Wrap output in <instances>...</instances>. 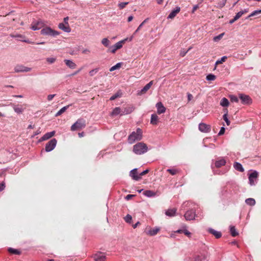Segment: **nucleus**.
Here are the masks:
<instances>
[{
    "mask_svg": "<svg viewBox=\"0 0 261 261\" xmlns=\"http://www.w3.org/2000/svg\"><path fill=\"white\" fill-rule=\"evenodd\" d=\"M191 205H192L191 202H185L181 205V209L186 210L184 217L187 221L193 220L196 217L195 207H192Z\"/></svg>",
    "mask_w": 261,
    "mask_h": 261,
    "instance_id": "f257e3e1",
    "label": "nucleus"
},
{
    "mask_svg": "<svg viewBox=\"0 0 261 261\" xmlns=\"http://www.w3.org/2000/svg\"><path fill=\"white\" fill-rule=\"evenodd\" d=\"M142 130L138 128L136 132H133L128 137L127 141L129 144H133L137 141H140L142 139Z\"/></svg>",
    "mask_w": 261,
    "mask_h": 261,
    "instance_id": "f03ea898",
    "label": "nucleus"
},
{
    "mask_svg": "<svg viewBox=\"0 0 261 261\" xmlns=\"http://www.w3.org/2000/svg\"><path fill=\"white\" fill-rule=\"evenodd\" d=\"M148 149L147 145L143 142L137 143L133 146V152L138 155L146 153Z\"/></svg>",
    "mask_w": 261,
    "mask_h": 261,
    "instance_id": "7ed1b4c3",
    "label": "nucleus"
},
{
    "mask_svg": "<svg viewBox=\"0 0 261 261\" xmlns=\"http://www.w3.org/2000/svg\"><path fill=\"white\" fill-rule=\"evenodd\" d=\"M40 33L41 35L53 37H55L60 34L59 32L53 30L50 27H46L42 29Z\"/></svg>",
    "mask_w": 261,
    "mask_h": 261,
    "instance_id": "20e7f679",
    "label": "nucleus"
},
{
    "mask_svg": "<svg viewBox=\"0 0 261 261\" xmlns=\"http://www.w3.org/2000/svg\"><path fill=\"white\" fill-rule=\"evenodd\" d=\"M86 127V121L83 118H80L72 125L71 130L75 131L79 129H82Z\"/></svg>",
    "mask_w": 261,
    "mask_h": 261,
    "instance_id": "39448f33",
    "label": "nucleus"
},
{
    "mask_svg": "<svg viewBox=\"0 0 261 261\" xmlns=\"http://www.w3.org/2000/svg\"><path fill=\"white\" fill-rule=\"evenodd\" d=\"M45 25V23L41 19L34 20L32 23L31 28L34 31L39 30L43 28Z\"/></svg>",
    "mask_w": 261,
    "mask_h": 261,
    "instance_id": "423d86ee",
    "label": "nucleus"
},
{
    "mask_svg": "<svg viewBox=\"0 0 261 261\" xmlns=\"http://www.w3.org/2000/svg\"><path fill=\"white\" fill-rule=\"evenodd\" d=\"M57 143V140L53 138L48 141L45 145V150L46 152H50L54 149Z\"/></svg>",
    "mask_w": 261,
    "mask_h": 261,
    "instance_id": "0eeeda50",
    "label": "nucleus"
},
{
    "mask_svg": "<svg viewBox=\"0 0 261 261\" xmlns=\"http://www.w3.org/2000/svg\"><path fill=\"white\" fill-rule=\"evenodd\" d=\"M127 40V38L124 39L117 42L114 45L110 46L109 51L112 53H115L117 49H120L122 47V44L124 43Z\"/></svg>",
    "mask_w": 261,
    "mask_h": 261,
    "instance_id": "6e6552de",
    "label": "nucleus"
},
{
    "mask_svg": "<svg viewBox=\"0 0 261 261\" xmlns=\"http://www.w3.org/2000/svg\"><path fill=\"white\" fill-rule=\"evenodd\" d=\"M239 97L241 99L242 103L244 105H249L252 103V99L249 95L243 93H239Z\"/></svg>",
    "mask_w": 261,
    "mask_h": 261,
    "instance_id": "1a4fd4ad",
    "label": "nucleus"
},
{
    "mask_svg": "<svg viewBox=\"0 0 261 261\" xmlns=\"http://www.w3.org/2000/svg\"><path fill=\"white\" fill-rule=\"evenodd\" d=\"M258 173L256 171H253L249 175V183L251 186L255 185V181L258 177Z\"/></svg>",
    "mask_w": 261,
    "mask_h": 261,
    "instance_id": "9d476101",
    "label": "nucleus"
},
{
    "mask_svg": "<svg viewBox=\"0 0 261 261\" xmlns=\"http://www.w3.org/2000/svg\"><path fill=\"white\" fill-rule=\"evenodd\" d=\"M208 254L206 252L200 253L194 257L193 261H207Z\"/></svg>",
    "mask_w": 261,
    "mask_h": 261,
    "instance_id": "9b49d317",
    "label": "nucleus"
},
{
    "mask_svg": "<svg viewBox=\"0 0 261 261\" xmlns=\"http://www.w3.org/2000/svg\"><path fill=\"white\" fill-rule=\"evenodd\" d=\"M32 70L31 68L25 67L22 65H17L14 67L15 72H26L30 71Z\"/></svg>",
    "mask_w": 261,
    "mask_h": 261,
    "instance_id": "f8f14e48",
    "label": "nucleus"
},
{
    "mask_svg": "<svg viewBox=\"0 0 261 261\" xmlns=\"http://www.w3.org/2000/svg\"><path fill=\"white\" fill-rule=\"evenodd\" d=\"M199 129L201 132L208 133L211 130V126L205 123H200L199 124Z\"/></svg>",
    "mask_w": 261,
    "mask_h": 261,
    "instance_id": "ddd939ff",
    "label": "nucleus"
},
{
    "mask_svg": "<svg viewBox=\"0 0 261 261\" xmlns=\"http://www.w3.org/2000/svg\"><path fill=\"white\" fill-rule=\"evenodd\" d=\"M129 175L134 180L136 181H138L141 179L140 176H139V174H138L137 168L132 170L130 171Z\"/></svg>",
    "mask_w": 261,
    "mask_h": 261,
    "instance_id": "4468645a",
    "label": "nucleus"
},
{
    "mask_svg": "<svg viewBox=\"0 0 261 261\" xmlns=\"http://www.w3.org/2000/svg\"><path fill=\"white\" fill-rule=\"evenodd\" d=\"M56 132L55 131L53 130L50 132H48L45 134L40 139L39 142L44 141L45 140H47L50 138H51L53 136H54Z\"/></svg>",
    "mask_w": 261,
    "mask_h": 261,
    "instance_id": "2eb2a0df",
    "label": "nucleus"
},
{
    "mask_svg": "<svg viewBox=\"0 0 261 261\" xmlns=\"http://www.w3.org/2000/svg\"><path fill=\"white\" fill-rule=\"evenodd\" d=\"M180 8L176 7L175 9L172 10L167 17V19H173L180 12Z\"/></svg>",
    "mask_w": 261,
    "mask_h": 261,
    "instance_id": "dca6fc26",
    "label": "nucleus"
},
{
    "mask_svg": "<svg viewBox=\"0 0 261 261\" xmlns=\"http://www.w3.org/2000/svg\"><path fill=\"white\" fill-rule=\"evenodd\" d=\"M58 27L60 29L63 30L65 32L69 33L71 32V29L69 24H66L63 23H60L58 25Z\"/></svg>",
    "mask_w": 261,
    "mask_h": 261,
    "instance_id": "f3484780",
    "label": "nucleus"
},
{
    "mask_svg": "<svg viewBox=\"0 0 261 261\" xmlns=\"http://www.w3.org/2000/svg\"><path fill=\"white\" fill-rule=\"evenodd\" d=\"M153 84V81H151L147 84H146L140 91L138 92V94L139 95H141L144 93H145L147 91H148L151 87V86Z\"/></svg>",
    "mask_w": 261,
    "mask_h": 261,
    "instance_id": "a211bd4d",
    "label": "nucleus"
},
{
    "mask_svg": "<svg viewBox=\"0 0 261 261\" xmlns=\"http://www.w3.org/2000/svg\"><path fill=\"white\" fill-rule=\"evenodd\" d=\"M157 108V112L158 114H161L164 113L166 111L165 107L163 106L161 102H159L156 104Z\"/></svg>",
    "mask_w": 261,
    "mask_h": 261,
    "instance_id": "6ab92c4d",
    "label": "nucleus"
},
{
    "mask_svg": "<svg viewBox=\"0 0 261 261\" xmlns=\"http://www.w3.org/2000/svg\"><path fill=\"white\" fill-rule=\"evenodd\" d=\"M207 231L209 233L214 235L216 239H219L222 236V233L220 231H218L212 228H209Z\"/></svg>",
    "mask_w": 261,
    "mask_h": 261,
    "instance_id": "aec40b11",
    "label": "nucleus"
},
{
    "mask_svg": "<svg viewBox=\"0 0 261 261\" xmlns=\"http://www.w3.org/2000/svg\"><path fill=\"white\" fill-rule=\"evenodd\" d=\"M106 256L101 252L95 254L94 256V259L95 261H105Z\"/></svg>",
    "mask_w": 261,
    "mask_h": 261,
    "instance_id": "412c9836",
    "label": "nucleus"
},
{
    "mask_svg": "<svg viewBox=\"0 0 261 261\" xmlns=\"http://www.w3.org/2000/svg\"><path fill=\"white\" fill-rule=\"evenodd\" d=\"M226 164V161L223 158H220L217 160L215 163V166L216 168H220L224 166Z\"/></svg>",
    "mask_w": 261,
    "mask_h": 261,
    "instance_id": "4be33fe9",
    "label": "nucleus"
},
{
    "mask_svg": "<svg viewBox=\"0 0 261 261\" xmlns=\"http://www.w3.org/2000/svg\"><path fill=\"white\" fill-rule=\"evenodd\" d=\"M64 61L66 65L71 69H74L76 66V64L70 60L66 59Z\"/></svg>",
    "mask_w": 261,
    "mask_h": 261,
    "instance_id": "5701e85b",
    "label": "nucleus"
},
{
    "mask_svg": "<svg viewBox=\"0 0 261 261\" xmlns=\"http://www.w3.org/2000/svg\"><path fill=\"white\" fill-rule=\"evenodd\" d=\"M12 107L15 112L17 114H21L24 110V109L21 106L20 107L18 105L13 104Z\"/></svg>",
    "mask_w": 261,
    "mask_h": 261,
    "instance_id": "b1692460",
    "label": "nucleus"
},
{
    "mask_svg": "<svg viewBox=\"0 0 261 261\" xmlns=\"http://www.w3.org/2000/svg\"><path fill=\"white\" fill-rule=\"evenodd\" d=\"M160 230V228L159 227H155L148 230V231L147 232V234L151 236H153L155 235Z\"/></svg>",
    "mask_w": 261,
    "mask_h": 261,
    "instance_id": "393cba45",
    "label": "nucleus"
},
{
    "mask_svg": "<svg viewBox=\"0 0 261 261\" xmlns=\"http://www.w3.org/2000/svg\"><path fill=\"white\" fill-rule=\"evenodd\" d=\"M176 212V208L168 209L166 211L165 214L169 217H173L175 215Z\"/></svg>",
    "mask_w": 261,
    "mask_h": 261,
    "instance_id": "a878e982",
    "label": "nucleus"
},
{
    "mask_svg": "<svg viewBox=\"0 0 261 261\" xmlns=\"http://www.w3.org/2000/svg\"><path fill=\"white\" fill-rule=\"evenodd\" d=\"M233 167L234 168L240 172H243L244 171V169L242 166V165L238 163V162H235L233 164Z\"/></svg>",
    "mask_w": 261,
    "mask_h": 261,
    "instance_id": "bb28decb",
    "label": "nucleus"
},
{
    "mask_svg": "<svg viewBox=\"0 0 261 261\" xmlns=\"http://www.w3.org/2000/svg\"><path fill=\"white\" fill-rule=\"evenodd\" d=\"M158 120V117L156 114H152L151 116L150 123L153 125L156 124Z\"/></svg>",
    "mask_w": 261,
    "mask_h": 261,
    "instance_id": "cd10ccee",
    "label": "nucleus"
},
{
    "mask_svg": "<svg viewBox=\"0 0 261 261\" xmlns=\"http://www.w3.org/2000/svg\"><path fill=\"white\" fill-rule=\"evenodd\" d=\"M71 106V105L65 106L61 108L55 115L56 117H58L61 115L62 113L65 112V111Z\"/></svg>",
    "mask_w": 261,
    "mask_h": 261,
    "instance_id": "c85d7f7f",
    "label": "nucleus"
},
{
    "mask_svg": "<svg viewBox=\"0 0 261 261\" xmlns=\"http://www.w3.org/2000/svg\"><path fill=\"white\" fill-rule=\"evenodd\" d=\"M144 195L148 197H152L155 196L156 194L152 191L146 190L144 191Z\"/></svg>",
    "mask_w": 261,
    "mask_h": 261,
    "instance_id": "c756f323",
    "label": "nucleus"
},
{
    "mask_svg": "<svg viewBox=\"0 0 261 261\" xmlns=\"http://www.w3.org/2000/svg\"><path fill=\"white\" fill-rule=\"evenodd\" d=\"M229 102L228 100L225 97H223L221 100L220 105L222 107H228L229 105Z\"/></svg>",
    "mask_w": 261,
    "mask_h": 261,
    "instance_id": "7c9ffc66",
    "label": "nucleus"
},
{
    "mask_svg": "<svg viewBox=\"0 0 261 261\" xmlns=\"http://www.w3.org/2000/svg\"><path fill=\"white\" fill-rule=\"evenodd\" d=\"M245 202L247 204L253 206L255 204V200L254 199L252 198H249L246 199Z\"/></svg>",
    "mask_w": 261,
    "mask_h": 261,
    "instance_id": "2f4dec72",
    "label": "nucleus"
},
{
    "mask_svg": "<svg viewBox=\"0 0 261 261\" xmlns=\"http://www.w3.org/2000/svg\"><path fill=\"white\" fill-rule=\"evenodd\" d=\"M121 109L119 107H116L113 109L112 112L111 113L112 116H117L118 114H120Z\"/></svg>",
    "mask_w": 261,
    "mask_h": 261,
    "instance_id": "473e14b6",
    "label": "nucleus"
},
{
    "mask_svg": "<svg viewBox=\"0 0 261 261\" xmlns=\"http://www.w3.org/2000/svg\"><path fill=\"white\" fill-rule=\"evenodd\" d=\"M122 95V93L120 91H118L117 93H116L115 94L112 95L110 98V100H114L115 99L120 97Z\"/></svg>",
    "mask_w": 261,
    "mask_h": 261,
    "instance_id": "72a5a7b5",
    "label": "nucleus"
},
{
    "mask_svg": "<svg viewBox=\"0 0 261 261\" xmlns=\"http://www.w3.org/2000/svg\"><path fill=\"white\" fill-rule=\"evenodd\" d=\"M230 232L232 237H236L238 235V232L237 231L234 226L230 227Z\"/></svg>",
    "mask_w": 261,
    "mask_h": 261,
    "instance_id": "f704fd0d",
    "label": "nucleus"
},
{
    "mask_svg": "<svg viewBox=\"0 0 261 261\" xmlns=\"http://www.w3.org/2000/svg\"><path fill=\"white\" fill-rule=\"evenodd\" d=\"M121 65H122V63L121 62H119V63H117L115 65L111 67L110 69V71H113L116 69H119L121 66Z\"/></svg>",
    "mask_w": 261,
    "mask_h": 261,
    "instance_id": "c9c22d12",
    "label": "nucleus"
},
{
    "mask_svg": "<svg viewBox=\"0 0 261 261\" xmlns=\"http://www.w3.org/2000/svg\"><path fill=\"white\" fill-rule=\"evenodd\" d=\"M227 113H228L227 109H226V112H225V113L223 116V118L224 120L226 122V124L227 125H229L230 124V122L228 118Z\"/></svg>",
    "mask_w": 261,
    "mask_h": 261,
    "instance_id": "e433bc0d",
    "label": "nucleus"
},
{
    "mask_svg": "<svg viewBox=\"0 0 261 261\" xmlns=\"http://www.w3.org/2000/svg\"><path fill=\"white\" fill-rule=\"evenodd\" d=\"M8 251L12 254H20V251L18 250V249H14L12 248H8Z\"/></svg>",
    "mask_w": 261,
    "mask_h": 261,
    "instance_id": "4c0bfd02",
    "label": "nucleus"
},
{
    "mask_svg": "<svg viewBox=\"0 0 261 261\" xmlns=\"http://www.w3.org/2000/svg\"><path fill=\"white\" fill-rule=\"evenodd\" d=\"M101 43L106 47H109L110 44V40L107 38H103L101 40Z\"/></svg>",
    "mask_w": 261,
    "mask_h": 261,
    "instance_id": "58836bf2",
    "label": "nucleus"
},
{
    "mask_svg": "<svg viewBox=\"0 0 261 261\" xmlns=\"http://www.w3.org/2000/svg\"><path fill=\"white\" fill-rule=\"evenodd\" d=\"M216 79V76L213 74H208L206 77L207 81H214Z\"/></svg>",
    "mask_w": 261,
    "mask_h": 261,
    "instance_id": "ea45409f",
    "label": "nucleus"
},
{
    "mask_svg": "<svg viewBox=\"0 0 261 261\" xmlns=\"http://www.w3.org/2000/svg\"><path fill=\"white\" fill-rule=\"evenodd\" d=\"M224 33H223L219 34V35H218L217 36L214 37L213 38V40L215 42L219 41L222 38V37L224 36Z\"/></svg>",
    "mask_w": 261,
    "mask_h": 261,
    "instance_id": "a19ab883",
    "label": "nucleus"
},
{
    "mask_svg": "<svg viewBox=\"0 0 261 261\" xmlns=\"http://www.w3.org/2000/svg\"><path fill=\"white\" fill-rule=\"evenodd\" d=\"M227 59L226 56H223L220 60H217L216 63L215 65H217L219 64H222V63L224 62Z\"/></svg>",
    "mask_w": 261,
    "mask_h": 261,
    "instance_id": "79ce46f5",
    "label": "nucleus"
},
{
    "mask_svg": "<svg viewBox=\"0 0 261 261\" xmlns=\"http://www.w3.org/2000/svg\"><path fill=\"white\" fill-rule=\"evenodd\" d=\"M124 220L126 222L128 223H130L132 220V216L129 214L126 215V216L124 217Z\"/></svg>",
    "mask_w": 261,
    "mask_h": 261,
    "instance_id": "37998d69",
    "label": "nucleus"
},
{
    "mask_svg": "<svg viewBox=\"0 0 261 261\" xmlns=\"http://www.w3.org/2000/svg\"><path fill=\"white\" fill-rule=\"evenodd\" d=\"M230 101L233 102H238L239 98L237 96L235 95H230Z\"/></svg>",
    "mask_w": 261,
    "mask_h": 261,
    "instance_id": "c03bdc74",
    "label": "nucleus"
},
{
    "mask_svg": "<svg viewBox=\"0 0 261 261\" xmlns=\"http://www.w3.org/2000/svg\"><path fill=\"white\" fill-rule=\"evenodd\" d=\"M167 171L172 175H175L177 173V170L175 169H168Z\"/></svg>",
    "mask_w": 261,
    "mask_h": 261,
    "instance_id": "a18cd8bd",
    "label": "nucleus"
},
{
    "mask_svg": "<svg viewBox=\"0 0 261 261\" xmlns=\"http://www.w3.org/2000/svg\"><path fill=\"white\" fill-rule=\"evenodd\" d=\"M99 70V68H96L94 69L91 70L89 72V74L90 76H93L94 74H95Z\"/></svg>",
    "mask_w": 261,
    "mask_h": 261,
    "instance_id": "49530a36",
    "label": "nucleus"
},
{
    "mask_svg": "<svg viewBox=\"0 0 261 261\" xmlns=\"http://www.w3.org/2000/svg\"><path fill=\"white\" fill-rule=\"evenodd\" d=\"M56 58H53V57L47 58L46 59L47 62L50 64L54 63L56 61Z\"/></svg>",
    "mask_w": 261,
    "mask_h": 261,
    "instance_id": "de8ad7c7",
    "label": "nucleus"
},
{
    "mask_svg": "<svg viewBox=\"0 0 261 261\" xmlns=\"http://www.w3.org/2000/svg\"><path fill=\"white\" fill-rule=\"evenodd\" d=\"M243 14V12H241V11H239V12H238L236 15H235L234 17H235V20H238L239 18H240L242 15Z\"/></svg>",
    "mask_w": 261,
    "mask_h": 261,
    "instance_id": "09e8293b",
    "label": "nucleus"
},
{
    "mask_svg": "<svg viewBox=\"0 0 261 261\" xmlns=\"http://www.w3.org/2000/svg\"><path fill=\"white\" fill-rule=\"evenodd\" d=\"M128 2H122L119 4V7L120 9H123L126 5L128 4Z\"/></svg>",
    "mask_w": 261,
    "mask_h": 261,
    "instance_id": "8fccbe9b",
    "label": "nucleus"
},
{
    "mask_svg": "<svg viewBox=\"0 0 261 261\" xmlns=\"http://www.w3.org/2000/svg\"><path fill=\"white\" fill-rule=\"evenodd\" d=\"M10 37L12 38H24L23 36L20 35V34H16V35L11 34Z\"/></svg>",
    "mask_w": 261,
    "mask_h": 261,
    "instance_id": "3c124183",
    "label": "nucleus"
},
{
    "mask_svg": "<svg viewBox=\"0 0 261 261\" xmlns=\"http://www.w3.org/2000/svg\"><path fill=\"white\" fill-rule=\"evenodd\" d=\"M183 233L187 236L189 238H190L191 237V232L190 231H189L187 229H184L183 230Z\"/></svg>",
    "mask_w": 261,
    "mask_h": 261,
    "instance_id": "603ef678",
    "label": "nucleus"
},
{
    "mask_svg": "<svg viewBox=\"0 0 261 261\" xmlns=\"http://www.w3.org/2000/svg\"><path fill=\"white\" fill-rule=\"evenodd\" d=\"M225 128L224 127H221L219 133H218V135L219 136H221V135H222L224 134V132H225Z\"/></svg>",
    "mask_w": 261,
    "mask_h": 261,
    "instance_id": "864d4df0",
    "label": "nucleus"
},
{
    "mask_svg": "<svg viewBox=\"0 0 261 261\" xmlns=\"http://www.w3.org/2000/svg\"><path fill=\"white\" fill-rule=\"evenodd\" d=\"M149 169H146V170H144L143 171H142V172H141L139 174V176H140V177L141 178L142 176H143V175H145L146 174L148 173L149 172Z\"/></svg>",
    "mask_w": 261,
    "mask_h": 261,
    "instance_id": "5fc2aeb1",
    "label": "nucleus"
},
{
    "mask_svg": "<svg viewBox=\"0 0 261 261\" xmlns=\"http://www.w3.org/2000/svg\"><path fill=\"white\" fill-rule=\"evenodd\" d=\"M5 188V184L4 182L0 183V192L3 191Z\"/></svg>",
    "mask_w": 261,
    "mask_h": 261,
    "instance_id": "6e6d98bb",
    "label": "nucleus"
},
{
    "mask_svg": "<svg viewBox=\"0 0 261 261\" xmlns=\"http://www.w3.org/2000/svg\"><path fill=\"white\" fill-rule=\"evenodd\" d=\"M56 94H49L47 96V100L50 101L55 96Z\"/></svg>",
    "mask_w": 261,
    "mask_h": 261,
    "instance_id": "4d7b16f0",
    "label": "nucleus"
},
{
    "mask_svg": "<svg viewBox=\"0 0 261 261\" xmlns=\"http://www.w3.org/2000/svg\"><path fill=\"white\" fill-rule=\"evenodd\" d=\"M259 13H261V9L260 10H256L252 12V14H254V15H256Z\"/></svg>",
    "mask_w": 261,
    "mask_h": 261,
    "instance_id": "13d9d810",
    "label": "nucleus"
},
{
    "mask_svg": "<svg viewBox=\"0 0 261 261\" xmlns=\"http://www.w3.org/2000/svg\"><path fill=\"white\" fill-rule=\"evenodd\" d=\"M191 48H189V49L187 51H182L180 52V55L181 56V57H184L186 54L188 53V50H189Z\"/></svg>",
    "mask_w": 261,
    "mask_h": 261,
    "instance_id": "bf43d9fd",
    "label": "nucleus"
},
{
    "mask_svg": "<svg viewBox=\"0 0 261 261\" xmlns=\"http://www.w3.org/2000/svg\"><path fill=\"white\" fill-rule=\"evenodd\" d=\"M199 8V5H196L195 6H194L193 8V9H192V13H194L195 12V11Z\"/></svg>",
    "mask_w": 261,
    "mask_h": 261,
    "instance_id": "052dcab7",
    "label": "nucleus"
},
{
    "mask_svg": "<svg viewBox=\"0 0 261 261\" xmlns=\"http://www.w3.org/2000/svg\"><path fill=\"white\" fill-rule=\"evenodd\" d=\"M82 70V68H80L79 69V70H77V71L74 72L73 73H72L70 75V76H73V75H75L76 74H77L78 73H79L80 72V71Z\"/></svg>",
    "mask_w": 261,
    "mask_h": 261,
    "instance_id": "680f3d73",
    "label": "nucleus"
},
{
    "mask_svg": "<svg viewBox=\"0 0 261 261\" xmlns=\"http://www.w3.org/2000/svg\"><path fill=\"white\" fill-rule=\"evenodd\" d=\"M143 25V23H141L138 27V28L137 29V30L135 31L134 34L137 33L141 29Z\"/></svg>",
    "mask_w": 261,
    "mask_h": 261,
    "instance_id": "e2e57ef3",
    "label": "nucleus"
},
{
    "mask_svg": "<svg viewBox=\"0 0 261 261\" xmlns=\"http://www.w3.org/2000/svg\"><path fill=\"white\" fill-rule=\"evenodd\" d=\"M134 196V195H131V194H128L127 195L126 197H125V199L126 200H129L130 199L133 197Z\"/></svg>",
    "mask_w": 261,
    "mask_h": 261,
    "instance_id": "0e129e2a",
    "label": "nucleus"
},
{
    "mask_svg": "<svg viewBox=\"0 0 261 261\" xmlns=\"http://www.w3.org/2000/svg\"><path fill=\"white\" fill-rule=\"evenodd\" d=\"M23 42H26V43H31V44H35L34 42H31L29 40H21Z\"/></svg>",
    "mask_w": 261,
    "mask_h": 261,
    "instance_id": "69168bd1",
    "label": "nucleus"
},
{
    "mask_svg": "<svg viewBox=\"0 0 261 261\" xmlns=\"http://www.w3.org/2000/svg\"><path fill=\"white\" fill-rule=\"evenodd\" d=\"M192 98H193L192 95L191 94H190V93H188V100L190 101L192 99Z\"/></svg>",
    "mask_w": 261,
    "mask_h": 261,
    "instance_id": "338daca9",
    "label": "nucleus"
},
{
    "mask_svg": "<svg viewBox=\"0 0 261 261\" xmlns=\"http://www.w3.org/2000/svg\"><path fill=\"white\" fill-rule=\"evenodd\" d=\"M68 19H69L68 17H65V18H64V22H65V24H68Z\"/></svg>",
    "mask_w": 261,
    "mask_h": 261,
    "instance_id": "774afa93",
    "label": "nucleus"
}]
</instances>
